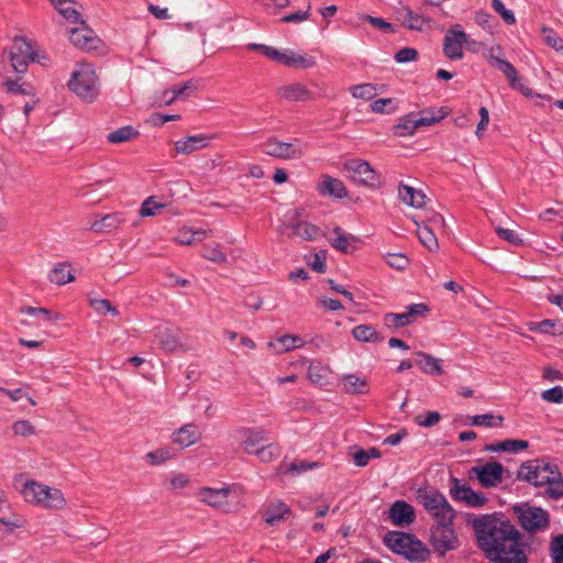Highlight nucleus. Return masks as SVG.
<instances>
[{"mask_svg":"<svg viewBox=\"0 0 563 563\" xmlns=\"http://www.w3.org/2000/svg\"><path fill=\"white\" fill-rule=\"evenodd\" d=\"M477 547L490 563H528L521 532L509 521L484 515L472 521Z\"/></svg>","mask_w":563,"mask_h":563,"instance_id":"f257e3e1","label":"nucleus"},{"mask_svg":"<svg viewBox=\"0 0 563 563\" xmlns=\"http://www.w3.org/2000/svg\"><path fill=\"white\" fill-rule=\"evenodd\" d=\"M517 479L536 487L547 485L544 495L551 499L563 497V477L558 465L542 459L523 462L517 471Z\"/></svg>","mask_w":563,"mask_h":563,"instance_id":"f03ea898","label":"nucleus"},{"mask_svg":"<svg viewBox=\"0 0 563 563\" xmlns=\"http://www.w3.org/2000/svg\"><path fill=\"white\" fill-rule=\"evenodd\" d=\"M383 541L394 553L404 556L410 562L422 563L430 556V550L422 541L410 533L388 531L384 536Z\"/></svg>","mask_w":563,"mask_h":563,"instance_id":"7ed1b4c3","label":"nucleus"},{"mask_svg":"<svg viewBox=\"0 0 563 563\" xmlns=\"http://www.w3.org/2000/svg\"><path fill=\"white\" fill-rule=\"evenodd\" d=\"M24 500L52 510H62L67 501L63 492L56 487H49L34 479L26 481L20 489Z\"/></svg>","mask_w":563,"mask_h":563,"instance_id":"20e7f679","label":"nucleus"},{"mask_svg":"<svg viewBox=\"0 0 563 563\" xmlns=\"http://www.w3.org/2000/svg\"><path fill=\"white\" fill-rule=\"evenodd\" d=\"M69 89L80 99L92 102L99 92L98 77L90 64H78L68 81Z\"/></svg>","mask_w":563,"mask_h":563,"instance_id":"39448f33","label":"nucleus"},{"mask_svg":"<svg viewBox=\"0 0 563 563\" xmlns=\"http://www.w3.org/2000/svg\"><path fill=\"white\" fill-rule=\"evenodd\" d=\"M419 503L433 517L437 525L453 523L455 510L449 504L443 494L438 490H429L419 494Z\"/></svg>","mask_w":563,"mask_h":563,"instance_id":"423d86ee","label":"nucleus"},{"mask_svg":"<svg viewBox=\"0 0 563 563\" xmlns=\"http://www.w3.org/2000/svg\"><path fill=\"white\" fill-rule=\"evenodd\" d=\"M343 170L346 175L360 185L369 188H380L383 186L382 177L368 162L352 158L344 163Z\"/></svg>","mask_w":563,"mask_h":563,"instance_id":"0eeeda50","label":"nucleus"},{"mask_svg":"<svg viewBox=\"0 0 563 563\" xmlns=\"http://www.w3.org/2000/svg\"><path fill=\"white\" fill-rule=\"evenodd\" d=\"M5 56H8L12 68L18 74H24L27 69L29 63L34 62L36 58V54L33 51L31 43L20 36H16L13 40V44L9 49L3 51L2 58Z\"/></svg>","mask_w":563,"mask_h":563,"instance_id":"6e6552de","label":"nucleus"},{"mask_svg":"<svg viewBox=\"0 0 563 563\" xmlns=\"http://www.w3.org/2000/svg\"><path fill=\"white\" fill-rule=\"evenodd\" d=\"M453 523H440L431 527V544L434 552L443 558L449 551L456 550L460 547L459 539L453 529Z\"/></svg>","mask_w":563,"mask_h":563,"instance_id":"1a4fd4ad","label":"nucleus"},{"mask_svg":"<svg viewBox=\"0 0 563 563\" xmlns=\"http://www.w3.org/2000/svg\"><path fill=\"white\" fill-rule=\"evenodd\" d=\"M262 152L267 156L284 161L299 159L303 155L298 140L283 142L275 136L267 139L262 144Z\"/></svg>","mask_w":563,"mask_h":563,"instance_id":"9d476101","label":"nucleus"},{"mask_svg":"<svg viewBox=\"0 0 563 563\" xmlns=\"http://www.w3.org/2000/svg\"><path fill=\"white\" fill-rule=\"evenodd\" d=\"M520 526L529 531L536 532L549 527V515L545 510L528 505L515 507Z\"/></svg>","mask_w":563,"mask_h":563,"instance_id":"9b49d317","label":"nucleus"},{"mask_svg":"<svg viewBox=\"0 0 563 563\" xmlns=\"http://www.w3.org/2000/svg\"><path fill=\"white\" fill-rule=\"evenodd\" d=\"M79 26L73 27L69 31L68 38L73 45L76 47L86 51L92 52L97 51L101 45V40L96 35L93 30H91L86 21H81Z\"/></svg>","mask_w":563,"mask_h":563,"instance_id":"f8f14e48","label":"nucleus"},{"mask_svg":"<svg viewBox=\"0 0 563 563\" xmlns=\"http://www.w3.org/2000/svg\"><path fill=\"white\" fill-rule=\"evenodd\" d=\"M231 493L232 492L230 487H201L198 492V496L200 501L207 504L208 506L223 512H231L232 506L229 500Z\"/></svg>","mask_w":563,"mask_h":563,"instance_id":"ddd939ff","label":"nucleus"},{"mask_svg":"<svg viewBox=\"0 0 563 563\" xmlns=\"http://www.w3.org/2000/svg\"><path fill=\"white\" fill-rule=\"evenodd\" d=\"M457 27L460 25L450 29L443 40V54L452 60L463 58V45L468 42L467 34L463 30H457Z\"/></svg>","mask_w":563,"mask_h":563,"instance_id":"4468645a","label":"nucleus"},{"mask_svg":"<svg viewBox=\"0 0 563 563\" xmlns=\"http://www.w3.org/2000/svg\"><path fill=\"white\" fill-rule=\"evenodd\" d=\"M489 64L492 67L497 68L507 77L511 88L518 89L526 97L533 96L532 90L520 82L518 71L510 62L499 57L498 55H494L493 51L489 57Z\"/></svg>","mask_w":563,"mask_h":563,"instance_id":"2eb2a0df","label":"nucleus"},{"mask_svg":"<svg viewBox=\"0 0 563 563\" xmlns=\"http://www.w3.org/2000/svg\"><path fill=\"white\" fill-rule=\"evenodd\" d=\"M472 473L484 488L496 487L503 482L504 466L499 462H488L474 466Z\"/></svg>","mask_w":563,"mask_h":563,"instance_id":"dca6fc26","label":"nucleus"},{"mask_svg":"<svg viewBox=\"0 0 563 563\" xmlns=\"http://www.w3.org/2000/svg\"><path fill=\"white\" fill-rule=\"evenodd\" d=\"M301 211L295 210L294 216L285 229L291 231V236H299L306 241H312L321 235V229L310 222L300 220Z\"/></svg>","mask_w":563,"mask_h":563,"instance_id":"f3484780","label":"nucleus"},{"mask_svg":"<svg viewBox=\"0 0 563 563\" xmlns=\"http://www.w3.org/2000/svg\"><path fill=\"white\" fill-rule=\"evenodd\" d=\"M276 95L289 102H306L314 100V93L300 82H290L277 88Z\"/></svg>","mask_w":563,"mask_h":563,"instance_id":"a211bd4d","label":"nucleus"},{"mask_svg":"<svg viewBox=\"0 0 563 563\" xmlns=\"http://www.w3.org/2000/svg\"><path fill=\"white\" fill-rule=\"evenodd\" d=\"M453 487L451 488V497L456 501H463L471 507H482L487 498L482 493L474 492L468 485H460V482L454 478Z\"/></svg>","mask_w":563,"mask_h":563,"instance_id":"6ab92c4d","label":"nucleus"},{"mask_svg":"<svg viewBox=\"0 0 563 563\" xmlns=\"http://www.w3.org/2000/svg\"><path fill=\"white\" fill-rule=\"evenodd\" d=\"M157 340L159 346L168 353L177 351L187 352L190 350V346L187 343L181 342L180 331L178 329L165 328L163 330H158Z\"/></svg>","mask_w":563,"mask_h":563,"instance_id":"aec40b11","label":"nucleus"},{"mask_svg":"<svg viewBox=\"0 0 563 563\" xmlns=\"http://www.w3.org/2000/svg\"><path fill=\"white\" fill-rule=\"evenodd\" d=\"M213 139L214 135H188L176 141L174 147L177 154L189 155L196 151L207 148Z\"/></svg>","mask_w":563,"mask_h":563,"instance_id":"412c9836","label":"nucleus"},{"mask_svg":"<svg viewBox=\"0 0 563 563\" xmlns=\"http://www.w3.org/2000/svg\"><path fill=\"white\" fill-rule=\"evenodd\" d=\"M333 233L335 234V238L330 239L329 243L334 250L341 253L352 254L360 247L362 243L360 238L344 232L343 229L339 225L333 228Z\"/></svg>","mask_w":563,"mask_h":563,"instance_id":"4be33fe9","label":"nucleus"},{"mask_svg":"<svg viewBox=\"0 0 563 563\" xmlns=\"http://www.w3.org/2000/svg\"><path fill=\"white\" fill-rule=\"evenodd\" d=\"M126 221L124 212H112L90 223V230L95 233H110L118 230Z\"/></svg>","mask_w":563,"mask_h":563,"instance_id":"5701e85b","label":"nucleus"},{"mask_svg":"<svg viewBox=\"0 0 563 563\" xmlns=\"http://www.w3.org/2000/svg\"><path fill=\"white\" fill-rule=\"evenodd\" d=\"M200 438L201 432L199 431V427L195 423L184 424L172 434L173 443L179 445L181 449L197 443Z\"/></svg>","mask_w":563,"mask_h":563,"instance_id":"b1692460","label":"nucleus"},{"mask_svg":"<svg viewBox=\"0 0 563 563\" xmlns=\"http://www.w3.org/2000/svg\"><path fill=\"white\" fill-rule=\"evenodd\" d=\"M389 517L395 526L410 525L416 518L415 509L408 503L397 500L389 508Z\"/></svg>","mask_w":563,"mask_h":563,"instance_id":"393cba45","label":"nucleus"},{"mask_svg":"<svg viewBox=\"0 0 563 563\" xmlns=\"http://www.w3.org/2000/svg\"><path fill=\"white\" fill-rule=\"evenodd\" d=\"M317 189L320 195L336 199L347 196V189L343 181L329 175L322 176V180L318 184Z\"/></svg>","mask_w":563,"mask_h":563,"instance_id":"a878e982","label":"nucleus"},{"mask_svg":"<svg viewBox=\"0 0 563 563\" xmlns=\"http://www.w3.org/2000/svg\"><path fill=\"white\" fill-rule=\"evenodd\" d=\"M238 433L244 439L242 448L249 454L254 453L255 446L268 439L267 431L264 429L242 427L238 430Z\"/></svg>","mask_w":563,"mask_h":563,"instance_id":"bb28decb","label":"nucleus"},{"mask_svg":"<svg viewBox=\"0 0 563 563\" xmlns=\"http://www.w3.org/2000/svg\"><path fill=\"white\" fill-rule=\"evenodd\" d=\"M340 385L342 386V390L346 394L351 395H363L367 394L369 390L368 382L360 376L354 374H346L340 378Z\"/></svg>","mask_w":563,"mask_h":563,"instance_id":"cd10ccee","label":"nucleus"},{"mask_svg":"<svg viewBox=\"0 0 563 563\" xmlns=\"http://www.w3.org/2000/svg\"><path fill=\"white\" fill-rule=\"evenodd\" d=\"M399 198L404 203L413 208H422L426 205L427 196L423 191L415 189L405 184H400L398 187Z\"/></svg>","mask_w":563,"mask_h":563,"instance_id":"c85d7f7f","label":"nucleus"},{"mask_svg":"<svg viewBox=\"0 0 563 563\" xmlns=\"http://www.w3.org/2000/svg\"><path fill=\"white\" fill-rule=\"evenodd\" d=\"M399 19L402 20L404 25L412 31H422L424 24L431 22V19L415 13L410 8L402 7L398 10Z\"/></svg>","mask_w":563,"mask_h":563,"instance_id":"c756f323","label":"nucleus"},{"mask_svg":"<svg viewBox=\"0 0 563 563\" xmlns=\"http://www.w3.org/2000/svg\"><path fill=\"white\" fill-rule=\"evenodd\" d=\"M417 114V122L420 126H430L439 123L441 120L448 117L449 110L445 107L442 108H428L420 111Z\"/></svg>","mask_w":563,"mask_h":563,"instance_id":"7c9ffc66","label":"nucleus"},{"mask_svg":"<svg viewBox=\"0 0 563 563\" xmlns=\"http://www.w3.org/2000/svg\"><path fill=\"white\" fill-rule=\"evenodd\" d=\"M417 356L420 357L416 364L420 367V369L429 375H441L443 373L442 361L440 358L434 357L431 354L419 351L416 353Z\"/></svg>","mask_w":563,"mask_h":563,"instance_id":"2f4dec72","label":"nucleus"},{"mask_svg":"<svg viewBox=\"0 0 563 563\" xmlns=\"http://www.w3.org/2000/svg\"><path fill=\"white\" fill-rule=\"evenodd\" d=\"M276 63L283 64L288 67H301V68H311L316 65L314 57L310 55H300V54H286L280 52V58L275 59Z\"/></svg>","mask_w":563,"mask_h":563,"instance_id":"473e14b6","label":"nucleus"},{"mask_svg":"<svg viewBox=\"0 0 563 563\" xmlns=\"http://www.w3.org/2000/svg\"><path fill=\"white\" fill-rule=\"evenodd\" d=\"M70 264L67 262L56 264L48 274L51 283L62 286L75 280V276L70 272Z\"/></svg>","mask_w":563,"mask_h":563,"instance_id":"72a5a7b5","label":"nucleus"},{"mask_svg":"<svg viewBox=\"0 0 563 563\" xmlns=\"http://www.w3.org/2000/svg\"><path fill=\"white\" fill-rule=\"evenodd\" d=\"M421 126L417 122V114L411 112L399 118L398 123L394 125V134L398 136H411Z\"/></svg>","mask_w":563,"mask_h":563,"instance_id":"f704fd0d","label":"nucleus"},{"mask_svg":"<svg viewBox=\"0 0 563 563\" xmlns=\"http://www.w3.org/2000/svg\"><path fill=\"white\" fill-rule=\"evenodd\" d=\"M302 339L298 335L285 334L279 336L275 342L271 341L268 346L274 349L276 354L289 352L296 347L301 346Z\"/></svg>","mask_w":563,"mask_h":563,"instance_id":"c9c22d12","label":"nucleus"},{"mask_svg":"<svg viewBox=\"0 0 563 563\" xmlns=\"http://www.w3.org/2000/svg\"><path fill=\"white\" fill-rule=\"evenodd\" d=\"M529 446V443L525 440H505L501 442L486 444L484 446L485 452H518Z\"/></svg>","mask_w":563,"mask_h":563,"instance_id":"e433bc0d","label":"nucleus"},{"mask_svg":"<svg viewBox=\"0 0 563 563\" xmlns=\"http://www.w3.org/2000/svg\"><path fill=\"white\" fill-rule=\"evenodd\" d=\"M417 224V236L419 241L431 252H435L439 250L438 239L435 236L434 230L430 225H421Z\"/></svg>","mask_w":563,"mask_h":563,"instance_id":"4c0bfd02","label":"nucleus"},{"mask_svg":"<svg viewBox=\"0 0 563 563\" xmlns=\"http://www.w3.org/2000/svg\"><path fill=\"white\" fill-rule=\"evenodd\" d=\"M58 13L71 23H80L84 21L80 13L75 8L67 7L68 3H75V0H49Z\"/></svg>","mask_w":563,"mask_h":563,"instance_id":"58836bf2","label":"nucleus"},{"mask_svg":"<svg viewBox=\"0 0 563 563\" xmlns=\"http://www.w3.org/2000/svg\"><path fill=\"white\" fill-rule=\"evenodd\" d=\"M352 335L356 341L366 343L379 342L383 340L376 329L367 324H360L354 327L352 330Z\"/></svg>","mask_w":563,"mask_h":563,"instance_id":"ea45409f","label":"nucleus"},{"mask_svg":"<svg viewBox=\"0 0 563 563\" xmlns=\"http://www.w3.org/2000/svg\"><path fill=\"white\" fill-rule=\"evenodd\" d=\"M139 135L140 132L136 129H134L132 125H125L115 131L110 132L107 135V140L110 143L119 144L134 140Z\"/></svg>","mask_w":563,"mask_h":563,"instance_id":"a19ab883","label":"nucleus"},{"mask_svg":"<svg viewBox=\"0 0 563 563\" xmlns=\"http://www.w3.org/2000/svg\"><path fill=\"white\" fill-rule=\"evenodd\" d=\"M467 419L471 426L487 428L500 427L504 421L503 416H495L493 413L470 416Z\"/></svg>","mask_w":563,"mask_h":563,"instance_id":"79ce46f5","label":"nucleus"},{"mask_svg":"<svg viewBox=\"0 0 563 563\" xmlns=\"http://www.w3.org/2000/svg\"><path fill=\"white\" fill-rule=\"evenodd\" d=\"M290 512V508L284 503H278L275 507L268 508L264 514L265 522L269 526H275L285 519V516Z\"/></svg>","mask_w":563,"mask_h":563,"instance_id":"37998d69","label":"nucleus"},{"mask_svg":"<svg viewBox=\"0 0 563 563\" xmlns=\"http://www.w3.org/2000/svg\"><path fill=\"white\" fill-rule=\"evenodd\" d=\"M207 231L199 229V230H191L189 228H183L178 231L177 235L174 238L175 242L181 245H190L195 240H203L206 238Z\"/></svg>","mask_w":563,"mask_h":563,"instance_id":"c03bdc74","label":"nucleus"},{"mask_svg":"<svg viewBox=\"0 0 563 563\" xmlns=\"http://www.w3.org/2000/svg\"><path fill=\"white\" fill-rule=\"evenodd\" d=\"M201 256L217 264H225L228 262L227 254L221 250V245L218 243L203 245Z\"/></svg>","mask_w":563,"mask_h":563,"instance_id":"a18cd8bd","label":"nucleus"},{"mask_svg":"<svg viewBox=\"0 0 563 563\" xmlns=\"http://www.w3.org/2000/svg\"><path fill=\"white\" fill-rule=\"evenodd\" d=\"M19 312L21 314H29V316H35L41 317L45 321H58L62 319V314L58 312H54L52 310H48L46 308H35L31 306H23L19 309Z\"/></svg>","mask_w":563,"mask_h":563,"instance_id":"49530a36","label":"nucleus"},{"mask_svg":"<svg viewBox=\"0 0 563 563\" xmlns=\"http://www.w3.org/2000/svg\"><path fill=\"white\" fill-rule=\"evenodd\" d=\"M352 96L356 99L372 100L377 95L376 86L373 84H360L350 88Z\"/></svg>","mask_w":563,"mask_h":563,"instance_id":"de8ad7c7","label":"nucleus"},{"mask_svg":"<svg viewBox=\"0 0 563 563\" xmlns=\"http://www.w3.org/2000/svg\"><path fill=\"white\" fill-rule=\"evenodd\" d=\"M192 89H194V86H192L191 81H186L183 84L174 85L173 87H170L169 89L164 91V96L172 93V98L164 99V103L170 104L178 98L186 96L187 91L192 90Z\"/></svg>","mask_w":563,"mask_h":563,"instance_id":"09e8293b","label":"nucleus"},{"mask_svg":"<svg viewBox=\"0 0 563 563\" xmlns=\"http://www.w3.org/2000/svg\"><path fill=\"white\" fill-rule=\"evenodd\" d=\"M316 466H318V463H307L303 461H298L290 464H282L279 466V472L284 474L299 475Z\"/></svg>","mask_w":563,"mask_h":563,"instance_id":"8fccbe9b","label":"nucleus"},{"mask_svg":"<svg viewBox=\"0 0 563 563\" xmlns=\"http://www.w3.org/2000/svg\"><path fill=\"white\" fill-rule=\"evenodd\" d=\"M254 454L264 463H269L280 454L279 446L274 443L263 445L254 451Z\"/></svg>","mask_w":563,"mask_h":563,"instance_id":"3c124183","label":"nucleus"},{"mask_svg":"<svg viewBox=\"0 0 563 563\" xmlns=\"http://www.w3.org/2000/svg\"><path fill=\"white\" fill-rule=\"evenodd\" d=\"M492 8L500 15L507 25H514L516 23L515 13L512 10L507 9L501 0H492Z\"/></svg>","mask_w":563,"mask_h":563,"instance_id":"603ef678","label":"nucleus"},{"mask_svg":"<svg viewBox=\"0 0 563 563\" xmlns=\"http://www.w3.org/2000/svg\"><path fill=\"white\" fill-rule=\"evenodd\" d=\"M90 306L95 309L96 312H98L100 314L110 313L113 317H118L119 316V310L108 299H93V300H90Z\"/></svg>","mask_w":563,"mask_h":563,"instance_id":"864d4df0","label":"nucleus"},{"mask_svg":"<svg viewBox=\"0 0 563 563\" xmlns=\"http://www.w3.org/2000/svg\"><path fill=\"white\" fill-rule=\"evenodd\" d=\"M396 109L393 98H382L371 103V110L375 113H394Z\"/></svg>","mask_w":563,"mask_h":563,"instance_id":"5fc2aeb1","label":"nucleus"},{"mask_svg":"<svg viewBox=\"0 0 563 563\" xmlns=\"http://www.w3.org/2000/svg\"><path fill=\"white\" fill-rule=\"evenodd\" d=\"M165 207L164 203L157 202L154 196L146 198L141 208L140 216L141 217H152L155 216L156 212Z\"/></svg>","mask_w":563,"mask_h":563,"instance_id":"6e6d98bb","label":"nucleus"},{"mask_svg":"<svg viewBox=\"0 0 563 563\" xmlns=\"http://www.w3.org/2000/svg\"><path fill=\"white\" fill-rule=\"evenodd\" d=\"M542 33L544 34L545 44L556 52H563V40L551 29L543 26Z\"/></svg>","mask_w":563,"mask_h":563,"instance_id":"4d7b16f0","label":"nucleus"},{"mask_svg":"<svg viewBox=\"0 0 563 563\" xmlns=\"http://www.w3.org/2000/svg\"><path fill=\"white\" fill-rule=\"evenodd\" d=\"M362 20L368 22L371 25H373L376 29H379L384 33H387V34L396 33V26L394 24L385 21L382 18L365 14L362 16Z\"/></svg>","mask_w":563,"mask_h":563,"instance_id":"13d9d810","label":"nucleus"},{"mask_svg":"<svg viewBox=\"0 0 563 563\" xmlns=\"http://www.w3.org/2000/svg\"><path fill=\"white\" fill-rule=\"evenodd\" d=\"M385 261L390 267L398 271L405 269L409 264L408 257L401 253H388L385 255Z\"/></svg>","mask_w":563,"mask_h":563,"instance_id":"bf43d9fd","label":"nucleus"},{"mask_svg":"<svg viewBox=\"0 0 563 563\" xmlns=\"http://www.w3.org/2000/svg\"><path fill=\"white\" fill-rule=\"evenodd\" d=\"M12 431L15 435L26 438L35 434V427L29 420H18L12 424Z\"/></svg>","mask_w":563,"mask_h":563,"instance_id":"052dcab7","label":"nucleus"},{"mask_svg":"<svg viewBox=\"0 0 563 563\" xmlns=\"http://www.w3.org/2000/svg\"><path fill=\"white\" fill-rule=\"evenodd\" d=\"M384 322L388 328H401L410 324L405 312L401 313H386L384 316Z\"/></svg>","mask_w":563,"mask_h":563,"instance_id":"680f3d73","label":"nucleus"},{"mask_svg":"<svg viewBox=\"0 0 563 563\" xmlns=\"http://www.w3.org/2000/svg\"><path fill=\"white\" fill-rule=\"evenodd\" d=\"M247 49L250 51H260L264 56L271 58L275 62V59L280 58V51L276 49L273 46H268L265 44L250 43L247 44Z\"/></svg>","mask_w":563,"mask_h":563,"instance_id":"e2e57ef3","label":"nucleus"},{"mask_svg":"<svg viewBox=\"0 0 563 563\" xmlns=\"http://www.w3.org/2000/svg\"><path fill=\"white\" fill-rule=\"evenodd\" d=\"M327 373H328V369L321 365H313L311 364L309 367H308V378L313 383V384H319V385H322L325 377H327Z\"/></svg>","mask_w":563,"mask_h":563,"instance_id":"0e129e2a","label":"nucleus"},{"mask_svg":"<svg viewBox=\"0 0 563 563\" xmlns=\"http://www.w3.org/2000/svg\"><path fill=\"white\" fill-rule=\"evenodd\" d=\"M553 563H563V534L555 536L551 541Z\"/></svg>","mask_w":563,"mask_h":563,"instance_id":"69168bd1","label":"nucleus"},{"mask_svg":"<svg viewBox=\"0 0 563 563\" xmlns=\"http://www.w3.org/2000/svg\"><path fill=\"white\" fill-rule=\"evenodd\" d=\"M429 312V307L424 303H412L407 307L405 311L409 323H413L419 316H423Z\"/></svg>","mask_w":563,"mask_h":563,"instance_id":"338daca9","label":"nucleus"},{"mask_svg":"<svg viewBox=\"0 0 563 563\" xmlns=\"http://www.w3.org/2000/svg\"><path fill=\"white\" fill-rule=\"evenodd\" d=\"M541 397L543 400L553 402V404H562L563 402V388L561 386H554L542 391Z\"/></svg>","mask_w":563,"mask_h":563,"instance_id":"774afa93","label":"nucleus"}]
</instances>
